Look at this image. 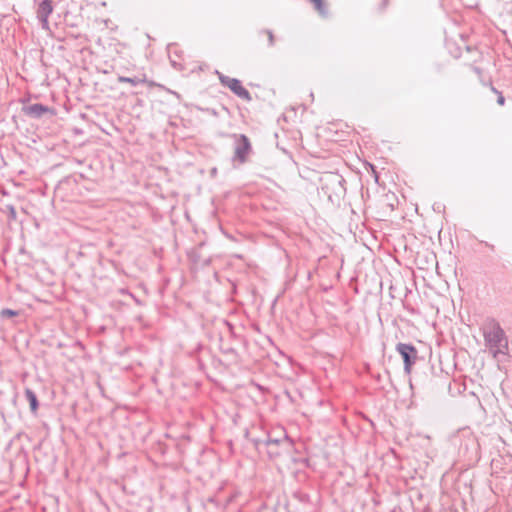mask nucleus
I'll return each instance as SVG.
<instances>
[{
    "mask_svg": "<svg viewBox=\"0 0 512 512\" xmlns=\"http://www.w3.org/2000/svg\"><path fill=\"white\" fill-rule=\"evenodd\" d=\"M482 332L485 346L494 359L501 361V357L509 355L508 337L497 320L487 318Z\"/></svg>",
    "mask_w": 512,
    "mask_h": 512,
    "instance_id": "obj_1",
    "label": "nucleus"
},
{
    "mask_svg": "<svg viewBox=\"0 0 512 512\" xmlns=\"http://www.w3.org/2000/svg\"><path fill=\"white\" fill-rule=\"evenodd\" d=\"M396 351L401 355L404 362V371L411 373L412 366L416 363L418 351L416 347L409 343H398Z\"/></svg>",
    "mask_w": 512,
    "mask_h": 512,
    "instance_id": "obj_2",
    "label": "nucleus"
},
{
    "mask_svg": "<svg viewBox=\"0 0 512 512\" xmlns=\"http://www.w3.org/2000/svg\"><path fill=\"white\" fill-rule=\"evenodd\" d=\"M221 83L229 88L235 95H237L239 98L250 101L251 95L248 92V90L242 85L241 81L235 78H231L228 76H222L220 77Z\"/></svg>",
    "mask_w": 512,
    "mask_h": 512,
    "instance_id": "obj_3",
    "label": "nucleus"
},
{
    "mask_svg": "<svg viewBox=\"0 0 512 512\" xmlns=\"http://www.w3.org/2000/svg\"><path fill=\"white\" fill-rule=\"evenodd\" d=\"M251 150V144L249 139L245 135L239 136V143L235 150V156L236 158L241 162H245L247 159L248 154Z\"/></svg>",
    "mask_w": 512,
    "mask_h": 512,
    "instance_id": "obj_4",
    "label": "nucleus"
},
{
    "mask_svg": "<svg viewBox=\"0 0 512 512\" xmlns=\"http://www.w3.org/2000/svg\"><path fill=\"white\" fill-rule=\"evenodd\" d=\"M24 113L28 116H31V117H41L42 115L46 114V113H50L52 115L55 114V111L49 107H46L42 104H33V105H30L28 107H25L23 109Z\"/></svg>",
    "mask_w": 512,
    "mask_h": 512,
    "instance_id": "obj_5",
    "label": "nucleus"
},
{
    "mask_svg": "<svg viewBox=\"0 0 512 512\" xmlns=\"http://www.w3.org/2000/svg\"><path fill=\"white\" fill-rule=\"evenodd\" d=\"M25 398L29 402L31 412L36 414L39 408V401L36 393L32 389L26 388Z\"/></svg>",
    "mask_w": 512,
    "mask_h": 512,
    "instance_id": "obj_6",
    "label": "nucleus"
},
{
    "mask_svg": "<svg viewBox=\"0 0 512 512\" xmlns=\"http://www.w3.org/2000/svg\"><path fill=\"white\" fill-rule=\"evenodd\" d=\"M19 315V311L17 310H13V309H9V308H4L0 311V318L1 319H6V318H12V317H15V316H18Z\"/></svg>",
    "mask_w": 512,
    "mask_h": 512,
    "instance_id": "obj_7",
    "label": "nucleus"
},
{
    "mask_svg": "<svg viewBox=\"0 0 512 512\" xmlns=\"http://www.w3.org/2000/svg\"><path fill=\"white\" fill-rule=\"evenodd\" d=\"M279 443H280L279 439H272V438H270L268 436L267 439H265V440L257 441L256 445H257V447H259L261 445H263L265 447H269L271 445H276L277 446Z\"/></svg>",
    "mask_w": 512,
    "mask_h": 512,
    "instance_id": "obj_8",
    "label": "nucleus"
},
{
    "mask_svg": "<svg viewBox=\"0 0 512 512\" xmlns=\"http://www.w3.org/2000/svg\"><path fill=\"white\" fill-rule=\"evenodd\" d=\"M313 4L315 9L322 15L326 13V7L324 0H310Z\"/></svg>",
    "mask_w": 512,
    "mask_h": 512,
    "instance_id": "obj_9",
    "label": "nucleus"
},
{
    "mask_svg": "<svg viewBox=\"0 0 512 512\" xmlns=\"http://www.w3.org/2000/svg\"><path fill=\"white\" fill-rule=\"evenodd\" d=\"M294 498H296L301 503H310V496L307 493L296 492L294 493Z\"/></svg>",
    "mask_w": 512,
    "mask_h": 512,
    "instance_id": "obj_10",
    "label": "nucleus"
},
{
    "mask_svg": "<svg viewBox=\"0 0 512 512\" xmlns=\"http://www.w3.org/2000/svg\"><path fill=\"white\" fill-rule=\"evenodd\" d=\"M119 291L121 293H123V294H126V295L132 297L134 299V301L136 302V304H138V305H144L145 304V299L140 298V297L136 296L133 293H130L129 290H119Z\"/></svg>",
    "mask_w": 512,
    "mask_h": 512,
    "instance_id": "obj_11",
    "label": "nucleus"
},
{
    "mask_svg": "<svg viewBox=\"0 0 512 512\" xmlns=\"http://www.w3.org/2000/svg\"><path fill=\"white\" fill-rule=\"evenodd\" d=\"M264 35L267 37L269 44L273 45V43H274L273 33L271 31L267 30V31H264Z\"/></svg>",
    "mask_w": 512,
    "mask_h": 512,
    "instance_id": "obj_12",
    "label": "nucleus"
},
{
    "mask_svg": "<svg viewBox=\"0 0 512 512\" xmlns=\"http://www.w3.org/2000/svg\"><path fill=\"white\" fill-rule=\"evenodd\" d=\"M119 81L120 82H123V83H130V84H136V81L131 79V78H128V77H120L119 78Z\"/></svg>",
    "mask_w": 512,
    "mask_h": 512,
    "instance_id": "obj_13",
    "label": "nucleus"
},
{
    "mask_svg": "<svg viewBox=\"0 0 512 512\" xmlns=\"http://www.w3.org/2000/svg\"><path fill=\"white\" fill-rule=\"evenodd\" d=\"M223 324L228 328L229 332L233 334V325L226 320L223 321Z\"/></svg>",
    "mask_w": 512,
    "mask_h": 512,
    "instance_id": "obj_14",
    "label": "nucleus"
},
{
    "mask_svg": "<svg viewBox=\"0 0 512 512\" xmlns=\"http://www.w3.org/2000/svg\"><path fill=\"white\" fill-rule=\"evenodd\" d=\"M497 102L501 106L504 105L505 99H504V96L501 93H499V95H498Z\"/></svg>",
    "mask_w": 512,
    "mask_h": 512,
    "instance_id": "obj_15",
    "label": "nucleus"
},
{
    "mask_svg": "<svg viewBox=\"0 0 512 512\" xmlns=\"http://www.w3.org/2000/svg\"><path fill=\"white\" fill-rule=\"evenodd\" d=\"M42 9L45 11L46 15H47V14H49V13L51 12V7H50V5H49V4H45V3H44V4H43V8H42Z\"/></svg>",
    "mask_w": 512,
    "mask_h": 512,
    "instance_id": "obj_16",
    "label": "nucleus"
},
{
    "mask_svg": "<svg viewBox=\"0 0 512 512\" xmlns=\"http://www.w3.org/2000/svg\"><path fill=\"white\" fill-rule=\"evenodd\" d=\"M412 292H413V290H411V289L405 290L404 296L407 297L409 294H412Z\"/></svg>",
    "mask_w": 512,
    "mask_h": 512,
    "instance_id": "obj_17",
    "label": "nucleus"
},
{
    "mask_svg": "<svg viewBox=\"0 0 512 512\" xmlns=\"http://www.w3.org/2000/svg\"><path fill=\"white\" fill-rule=\"evenodd\" d=\"M388 3V0H383V6H386Z\"/></svg>",
    "mask_w": 512,
    "mask_h": 512,
    "instance_id": "obj_18",
    "label": "nucleus"
},
{
    "mask_svg": "<svg viewBox=\"0 0 512 512\" xmlns=\"http://www.w3.org/2000/svg\"><path fill=\"white\" fill-rule=\"evenodd\" d=\"M140 291H141V292L143 293V295L146 297V291H147V290H140Z\"/></svg>",
    "mask_w": 512,
    "mask_h": 512,
    "instance_id": "obj_19",
    "label": "nucleus"
},
{
    "mask_svg": "<svg viewBox=\"0 0 512 512\" xmlns=\"http://www.w3.org/2000/svg\"><path fill=\"white\" fill-rule=\"evenodd\" d=\"M493 92L499 95V91H497L496 89H493Z\"/></svg>",
    "mask_w": 512,
    "mask_h": 512,
    "instance_id": "obj_20",
    "label": "nucleus"
},
{
    "mask_svg": "<svg viewBox=\"0 0 512 512\" xmlns=\"http://www.w3.org/2000/svg\"><path fill=\"white\" fill-rule=\"evenodd\" d=\"M493 92L499 95V91H497L496 89H493Z\"/></svg>",
    "mask_w": 512,
    "mask_h": 512,
    "instance_id": "obj_21",
    "label": "nucleus"
},
{
    "mask_svg": "<svg viewBox=\"0 0 512 512\" xmlns=\"http://www.w3.org/2000/svg\"><path fill=\"white\" fill-rule=\"evenodd\" d=\"M493 92L499 95V91H497L496 89H493Z\"/></svg>",
    "mask_w": 512,
    "mask_h": 512,
    "instance_id": "obj_22",
    "label": "nucleus"
}]
</instances>
